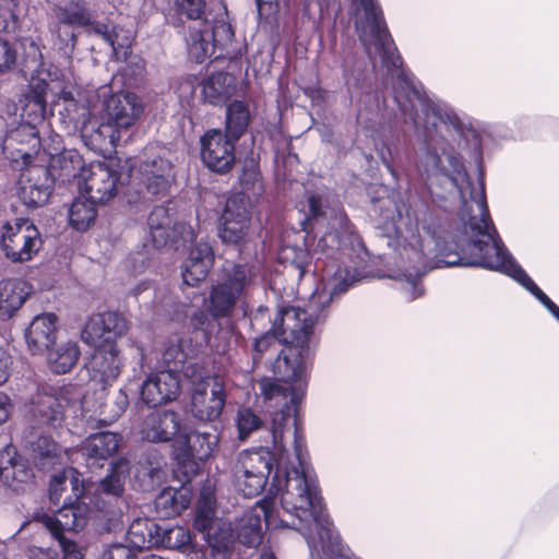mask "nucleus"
I'll list each match as a JSON object with an SVG mask.
<instances>
[{
    "instance_id": "nucleus-8",
    "label": "nucleus",
    "mask_w": 559,
    "mask_h": 559,
    "mask_svg": "<svg viewBox=\"0 0 559 559\" xmlns=\"http://www.w3.org/2000/svg\"><path fill=\"white\" fill-rule=\"evenodd\" d=\"M168 207L155 206L148 217L147 225L152 242L156 248H164L168 245L178 249L179 240L182 245L192 243L189 254L182 263L181 276L188 286H197L204 281L213 266L214 252L212 246L204 240L197 241L193 228L183 222L174 225Z\"/></svg>"
},
{
    "instance_id": "nucleus-17",
    "label": "nucleus",
    "mask_w": 559,
    "mask_h": 559,
    "mask_svg": "<svg viewBox=\"0 0 559 559\" xmlns=\"http://www.w3.org/2000/svg\"><path fill=\"white\" fill-rule=\"evenodd\" d=\"M119 174L105 163L92 164L83 169L78 186L80 191L92 201L99 204L107 203L117 194Z\"/></svg>"
},
{
    "instance_id": "nucleus-36",
    "label": "nucleus",
    "mask_w": 559,
    "mask_h": 559,
    "mask_svg": "<svg viewBox=\"0 0 559 559\" xmlns=\"http://www.w3.org/2000/svg\"><path fill=\"white\" fill-rule=\"evenodd\" d=\"M250 119L247 104L241 100L231 102L226 109V132L224 134L234 141H238L247 132Z\"/></svg>"
},
{
    "instance_id": "nucleus-25",
    "label": "nucleus",
    "mask_w": 559,
    "mask_h": 559,
    "mask_svg": "<svg viewBox=\"0 0 559 559\" xmlns=\"http://www.w3.org/2000/svg\"><path fill=\"white\" fill-rule=\"evenodd\" d=\"M91 31L94 34L99 35L111 47L116 59L126 57L129 53L134 39V32L132 28L95 23L91 27Z\"/></svg>"
},
{
    "instance_id": "nucleus-28",
    "label": "nucleus",
    "mask_w": 559,
    "mask_h": 559,
    "mask_svg": "<svg viewBox=\"0 0 559 559\" xmlns=\"http://www.w3.org/2000/svg\"><path fill=\"white\" fill-rule=\"evenodd\" d=\"M26 444L32 451L34 463L41 469L53 465L61 451L58 443L44 432L31 431L26 438Z\"/></svg>"
},
{
    "instance_id": "nucleus-24",
    "label": "nucleus",
    "mask_w": 559,
    "mask_h": 559,
    "mask_svg": "<svg viewBox=\"0 0 559 559\" xmlns=\"http://www.w3.org/2000/svg\"><path fill=\"white\" fill-rule=\"evenodd\" d=\"M122 437L119 433L102 431L91 435L82 444L81 453L90 468L102 466L119 449Z\"/></svg>"
},
{
    "instance_id": "nucleus-32",
    "label": "nucleus",
    "mask_w": 559,
    "mask_h": 559,
    "mask_svg": "<svg viewBox=\"0 0 559 559\" xmlns=\"http://www.w3.org/2000/svg\"><path fill=\"white\" fill-rule=\"evenodd\" d=\"M53 15L59 24L72 27L93 26L92 13L82 0H68L56 4Z\"/></svg>"
},
{
    "instance_id": "nucleus-10",
    "label": "nucleus",
    "mask_w": 559,
    "mask_h": 559,
    "mask_svg": "<svg viewBox=\"0 0 559 559\" xmlns=\"http://www.w3.org/2000/svg\"><path fill=\"white\" fill-rule=\"evenodd\" d=\"M86 509L64 508L56 515L45 514L43 523L51 536L58 540L63 552V559H83L81 548L67 536V533L78 532L85 527ZM27 559H60L59 552L51 547L28 546L25 550Z\"/></svg>"
},
{
    "instance_id": "nucleus-20",
    "label": "nucleus",
    "mask_w": 559,
    "mask_h": 559,
    "mask_svg": "<svg viewBox=\"0 0 559 559\" xmlns=\"http://www.w3.org/2000/svg\"><path fill=\"white\" fill-rule=\"evenodd\" d=\"M180 426L178 413L170 409H154L142 417L136 426V433L147 442H169L179 436Z\"/></svg>"
},
{
    "instance_id": "nucleus-15",
    "label": "nucleus",
    "mask_w": 559,
    "mask_h": 559,
    "mask_svg": "<svg viewBox=\"0 0 559 559\" xmlns=\"http://www.w3.org/2000/svg\"><path fill=\"white\" fill-rule=\"evenodd\" d=\"M122 366L117 345L106 338L95 348L81 372H85L91 382L100 385L99 400H103L106 388L117 380Z\"/></svg>"
},
{
    "instance_id": "nucleus-42",
    "label": "nucleus",
    "mask_w": 559,
    "mask_h": 559,
    "mask_svg": "<svg viewBox=\"0 0 559 559\" xmlns=\"http://www.w3.org/2000/svg\"><path fill=\"white\" fill-rule=\"evenodd\" d=\"M235 421L240 441H246L253 432L263 427V420L258 413L245 406L237 411Z\"/></svg>"
},
{
    "instance_id": "nucleus-22",
    "label": "nucleus",
    "mask_w": 559,
    "mask_h": 559,
    "mask_svg": "<svg viewBox=\"0 0 559 559\" xmlns=\"http://www.w3.org/2000/svg\"><path fill=\"white\" fill-rule=\"evenodd\" d=\"M28 417L38 428L57 429L63 423L61 400L53 394L38 392L29 404Z\"/></svg>"
},
{
    "instance_id": "nucleus-11",
    "label": "nucleus",
    "mask_w": 559,
    "mask_h": 559,
    "mask_svg": "<svg viewBox=\"0 0 559 559\" xmlns=\"http://www.w3.org/2000/svg\"><path fill=\"white\" fill-rule=\"evenodd\" d=\"M170 151L165 146L151 144L138 156L131 166V176L153 195L165 194L175 180Z\"/></svg>"
},
{
    "instance_id": "nucleus-45",
    "label": "nucleus",
    "mask_w": 559,
    "mask_h": 559,
    "mask_svg": "<svg viewBox=\"0 0 559 559\" xmlns=\"http://www.w3.org/2000/svg\"><path fill=\"white\" fill-rule=\"evenodd\" d=\"M14 0H0V32L11 33L17 28Z\"/></svg>"
},
{
    "instance_id": "nucleus-43",
    "label": "nucleus",
    "mask_w": 559,
    "mask_h": 559,
    "mask_svg": "<svg viewBox=\"0 0 559 559\" xmlns=\"http://www.w3.org/2000/svg\"><path fill=\"white\" fill-rule=\"evenodd\" d=\"M106 334H108L106 325L103 323L100 314L97 313L93 314L86 322L82 330L81 337L84 343L97 347L99 346L98 342L103 337L110 340V336H106Z\"/></svg>"
},
{
    "instance_id": "nucleus-56",
    "label": "nucleus",
    "mask_w": 559,
    "mask_h": 559,
    "mask_svg": "<svg viewBox=\"0 0 559 559\" xmlns=\"http://www.w3.org/2000/svg\"><path fill=\"white\" fill-rule=\"evenodd\" d=\"M66 50L72 51L75 46L76 36L73 32L66 33Z\"/></svg>"
},
{
    "instance_id": "nucleus-18",
    "label": "nucleus",
    "mask_w": 559,
    "mask_h": 559,
    "mask_svg": "<svg viewBox=\"0 0 559 559\" xmlns=\"http://www.w3.org/2000/svg\"><path fill=\"white\" fill-rule=\"evenodd\" d=\"M226 402V392L221 378L199 382L191 396V413L201 421L219 419Z\"/></svg>"
},
{
    "instance_id": "nucleus-61",
    "label": "nucleus",
    "mask_w": 559,
    "mask_h": 559,
    "mask_svg": "<svg viewBox=\"0 0 559 559\" xmlns=\"http://www.w3.org/2000/svg\"><path fill=\"white\" fill-rule=\"evenodd\" d=\"M81 396H82V393H78V394H76V397H75L74 400H75V401H79V400L81 399Z\"/></svg>"
},
{
    "instance_id": "nucleus-54",
    "label": "nucleus",
    "mask_w": 559,
    "mask_h": 559,
    "mask_svg": "<svg viewBox=\"0 0 559 559\" xmlns=\"http://www.w3.org/2000/svg\"><path fill=\"white\" fill-rule=\"evenodd\" d=\"M11 365L10 355L0 348V385L3 384L9 377V366Z\"/></svg>"
},
{
    "instance_id": "nucleus-21",
    "label": "nucleus",
    "mask_w": 559,
    "mask_h": 559,
    "mask_svg": "<svg viewBox=\"0 0 559 559\" xmlns=\"http://www.w3.org/2000/svg\"><path fill=\"white\" fill-rule=\"evenodd\" d=\"M179 393V376L169 370L151 373L141 385L143 403L153 407L176 400Z\"/></svg>"
},
{
    "instance_id": "nucleus-58",
    "label": "nucleus",
    "mask_w": 559,
    "mask_h": 559,
    "mask_svg": "<svg viewBox=\"0 0 559 559\" xmlns=\"http://www.w3.org/2000/svg\"><path fill=\"white\" fill-rule=\"evenodd\" d=\"M143 289H146V286H145V284H144V283H143V284H141V285H139L136 288H134V290H133V295H134V296H138V295L140 294V292H141V290H143Z\"/></svg>"
},
{
    "instance_id": "nucleus-48",
    "label": "nucleus",
    "mask_w": 559,
    "mask_h": 559,
    "mask_svg": "<svg viewBox=\"0 0 559 559\" xmlns=\"http://www.w3.org/2000/svg\"><path fill=\"white\" fill-rule=\"evenodd\" d=\"M343 72L346 85L350 91L352 87L358 86L360 81L365 78V70L362 69V62H358L357 70L352 67V60L344 56L343 58Z\"/></svg>"
},
{
    "instance_id": "nucleus-44",
    "label": "nucleus",
    "mask_w": 559,
    "mask_h": 559,
    "mask_svg": "<svg viewBox=\"0 0 559 559\" xmlns=\"http://www.w3.org/2000/svg\"><path fill=\"white\" fill-rule=\"evenodd\" d=\"M187 355L182 350L181 346L178 343H169L165 346L162 353V361L160 367L163 370H169L176 374L182 364L186 361Z\"/></svg>"
},
{
    "instance_id": "nucleus-31",
    "label": "nucleus",
    "mask_w": 559,
    "mask_h": 559,
    "mask_svg": "<svg viewBox=\"0 0 559 559\" xmlns=\"http://www.w3.org/2000/svg\"><path fill=\"white\" fill-rule=\"evenodd\" d=\"M235 88V78L226 72L214 73L202 83L203 97L212 105L225 103L233 96Z\"/></svg>"
},
{
    "instance_id": "nucleus-53",
    "label": "nucleus",
    "mask_w": 559,
    "mask_h": 559,
    "mask_svg": "<svg viewBox=\"0 0 559 559\" xmlns=\"http://www.w3.org/2000/svg\"><path fill=\"white\" fill-rule=\"evenodd\" d=\"M277 0H257L260 16H269L277 11Z\"/></svg>"
},
{
    "instance_id": "nucleus-6",
    "label": "nucleus",
    "mask_w": 559,
    "mask_h": 559,
    "mask_svg": "<svg viewBox=\"0 0 559 559\" xmlns=\"http://www.w3.org/2000/svg\"><path fill=\"white\" fill-rule=\"evenodd\" d=\"M31 121L11 131L3 141V152L10 154L12 160H23L27 167L22 170L17 181L16 194L19 200L27 207L36 209L46 204L51 195L56 181L64 183L76 178L82 168V159L75 152H62L50 158L48 166L28 165L33 155L39 147V138Z\"/></svg>"
},
{
    "instance_id": "nucleus-2",
    "label": "nucleus",
    "mask_w": 559,
    "mask_h": 559,
    "mask_svg": "<svg viewBox=\"0 0 559 559\" xmlns=\"http://www.w3.org/2000/svg\"><path fill=\"white\" fill-rule=\"evenodd\" d=\"M348 282L329 278L323 288L310 296L305 308H281L271 331L254 340L253 362L248 360L246 367H241V371L249 374L253 364L265 353H276L282 344L287 345L273 362L277 379L264 378L259 384L264 400L281 406L273 412V431L278 441L283 436L292 438L294 435V416L307 389V361L313 355V326L326 318L331 302L346 292Z\"/></svg>"
},
{
    "instance_id": "nucleus-57",
    "label": "nucleus",
    "mask_w": 559,
    "mask_h": 559,
    "mask_svg": "<svg viewBox=\"0 0 559 559\" xmlns=\"http://www.w3.org/2000/svg\"><path fill=\"white\" fill-rule=\"evenodd\" d=\"M182 94L187 97L188 95H192L194 93V82L192 79H186L183 85Z\"/></svg>"
},
{
    "instance_id": "nucleus-34",
    "label": "nucleus",
    "mask_w": 559,
    "mask_h": 559,
    "mask_svg": "<svg viewBox=\"0 0 559 559\" xmlns=\"http://www.w3.org/2000/svg\"><path fill=\"white\" fill-rule=\"evenodd\" d=\"M191 501L190 492L185 489L165 488L155 499V509L163 518L179 515Z\"/></svg>"
},
{
    "instance_id": "nucleus-7",
    "label": "nucleus",
    "mask_w": 559,
    "mask_h": 559,
    "mask_svg": "<svg viewBox=\"0 0 559 559\" xmlns=\"http://www.w3.org/2000/svg\"><path fill=\"white\" fill-rule=\"evenodd\" d=\"M258 275L253 266L242 263L226 262L221 270L218 280L211 286L209 296L204 299L206 310H194L190 316V324L201 330L210 343L207 325L211 318L215 321L229 318L239 305L242 316L248 314L246 299L257 286Z\"/></svg>"
},
{
    "instance_id": "nucleus-16",
    "label": "nucleus",
    "mask_w": 559,
    "mask_h": 559,
    "mask_svg": "<svg viewBox=\"0 0 559 559\" xmlns=\"http://www.w3.org/2000/svg\"><path fill=\"white\" fill-rule=\"evenodd\" d=\"M236 142L219 129L206 131L200 139V154L203 164L212 171L228 173L236 162Z\"/></svg>"
},
{
    "instance_id": "nucleus-14",
    "label": "nucleus",
    "mask_w": 559,
    "mask_h": 559,
    "mask_svg": "<svg viewBox=\"0 0 559 559\" xmlns=\"http://www.w3.org/2000/svg\"><path fill=\"white\" fill-rule=\"evenodd\" d=\"M43 245L38 229L28 221L5 225L1 237L4 255L14 263L32 260Z\"/></svg>"
},
{
    "instance_id": "nucleus-46",
    "label": "nucleus",
    "mask_w": 559,
    "mask_h": 559,
    "mask_svg": "<svg viewBox=\"0 0 559 559\" xmlns=\"http://www.w3.org/2000/svg\"><path fill=\"white\" fill-rule=\"evenodd\" d=\"M17 61V50L13 43L0 38V75L12 71Z\"/></svg>"
},
{
    "instance_id": "nucleus-29",
    "label": "nucleus",
    "mask_w": 559,
    "mask_h": 559,
    "mask_svg": "<svg viewBox=\"0 0 559 559\" xmlns=\"http://www.w3.org/2000/svg\"><path fill=\"white\" fill-rule=\"evenodd\" d=\"M180 439L185 445V454L200 461L207 460L218 445V435L215 430H197L180 436Z\"/></svg>"
},
{
    "instance_id": "nucleus-55",
    "label": "nucleus",
    "mask_w": 559,
    "mask_h": 559,
    "mask_svg": "<svg viewBox=\"0 0 559 559\" xmlns=\"http://www.w3.org/2000/svg\"><path fill=\"white\" fill-rule=\"evenodd\" d=\"M12 409V403L10 397L3 393L0 392V425L7 421V419L10 416Z\"/></svg>"
},
{
    "instance_id": "nucleus-41",
    "label": "nucleus",
    "mask_w": 559,
    "mask_h": 559,
    "mask_svg": "<svg viewBox=\"0 0 559 559\" xmlns=\"http://www.w3.org/2000/svg\"><path fill=\"white\" fill-rule=\"evenodd\" d=\"M360 102L361 106L358 109L359 121L381 122L384 119L386 105L385 100L381 99L379 93H367Z\"/></svg>"
},
{
    "instance_id": "nucleus-3",
    "label": "nucleus",
    "mask_w": 559,
    "mask_h": 559,
    "mask_svg": "<svg viewBox=\"0 0 559 559\" xmlns=\"http://www.w3.org/2000/svg\"><path fill=\"white\" fill-rule=\"evenodd\" d=\"M31 47L34 49L33 61L36 66L25 94L23 115L33 116V121L44 119L50 99L52 108L59 107L63 122L80 129L84 138L114 147L129 141L128 132L144 111L143 103L136 94H110V86L103 85L96 90L78 92L75 96L57 80V69L53 72L43 69L38 46L32 41Z\"/></svg>"
},
{
    "instance_id": "nucleus-1",
    "label": "nucleus",
    "mask_w": 559,
    "mask_h": 559,
    "mask_svg": "<svg viewBox=\"0 0 559 559\" xmlns=\"http://www.w3.org/2000/svg\"><path fill=\"white\" fill-rule=\"evenodd\" d=\"M393 98L405 121H411L418 141L416 167L433 203L444 211L459 202L461 228L451 236L424 201L406 204L383 199L376 210L394 237L388 246L396 252L407 300L425 293L423 276L438 266H472L500 272L528 290L559 322V307L515 262L491 222L485 185L471 181L463 157L447 134H462L466 123L456 110L431 99L414 82H393Z\"/></svg>"
},
{
    "instance_id": "nucleus-49",
    "label": "nucleus",
    "mask_w": 559,
    "mask_h": 559,
    "mask_svg": "<svg viewBox=\"0 0 559 559\" xmlns=\"http://www.w3.org/2000/svg\"><path fill=\"white\" fill-rule=\"evenodd\" d=\"M99 314L108 334L121 335L127 330V322L119 313L107 311Z\"/></svg>"
},
{
    "instance_id": "nucleus-39",
    "label": "nucleus",
    "mask_w": 559,
    "mask_h": 559,
    "mask_svg": "<svg viewBox=\"0 0 559 559\" xmlns=\"http://www.w3.org/2000/svg\"><path fill=\"white\" fill-rule=\"evenodd\" d=\"M158 546L186 552L191 547V536L182 526L163 527L159 525Z\"/></svg>"
},
{
    "instance_id": "nucleus-60",
    "label": "nucleus",
    "mask_w": 559,
    "mask_h": 559,
    "mask_svg": "<svg viewBox=\"0 0 559 559\" xmlns=\"http://www.w3.org/2000/svg\"><path fill=\"white\" fill-rule=\"evenodd\" d=\"M140 355H141V364L143 365L144 364V354H143V349L142 348H138Z\"/></svg>"
},
{
    "instance_id": "nucleus-59",
    "label": "nucleus",
    "mask_w": 559,
    "mask_h": 559,
    "mask_svg": "<svg viewBox=\"0 0 559 559\" xmlns=\"http://www.w3.org/2000/svg\"><path fill=\"white\" fill-rule=\"evenodd\" d=\"M266 310H267V308H266V307H264V306H259V307H258V309H257V312H258V313H262V312H264V311H266Z\"/></svg>"
},
{
    "instance_id": "nucleus-52",
    "label": "nucleus",
    "mask_w": 559,
    "mask_h": 559,
    "mask_svg": "<svg viewBox=\"0 0 559 559\" xmlns=\"http://www.w3.org/2000/svg\"><path fill=\"white\" fill-rule=\"evenodd\" d=\"M378 151V155L381 159V162L383 163V165L385 166V168L388 169V171L392 175V177H396V171L395 169L393 168L392 164H391V160H392V150L390 146L388 145H383L382 147L380 148H377Z\"/></svg>"
},
{
    "instance_id": "nucleus-30",
    "label": "nucleus",
    "mask_w": 559,
    "mask_h": 559,
    "mask_svg": "<svg viewBox=\"0 0 559 559\" xmlns=\"http://www.w3.org/2000/svg\"><path fill=\"white\" fill-rule=\"evenodd\" d=\"M130 474V462L127 459H119L111 464L109 473L99 481L97 491L117 501L124 491L126 480Z\"/></svg>"
},
{
    "instance_id": "nucleus-38",
    "label": "nucleus",
    "mask_w": 559,
    "mask_h": 559,
    "mask_svg": "<svg viewBox=\"0 0 559 559\" xmlns=\"http://www.w3.org/2000/svg\"><path fill=\"white\" fill-rule=\"evenodd\" d=\"M96 204L97 202L92 201L88 197L75 199L69 209L71 226L79 231L88 229L97 216Z\"/></svg>"
},
{
    "instance_id": "nucleus-5",
    "label": "nucleus",
    "mask_w": 559,
    "mask_h": 559,
    "mask_svg": "<svg viewBox=\"0 0 559 559\" xmlns=\"http://www.w3.org/2000/svg\"><path fill=\"white\" fill-rule=\"evenodd\" d=\"M306 226L311 231L325 227L320 238L311 240L309 231L305 236L307 248L283 245L278 250V260L289 265L292 272L301 280L308 274L322 273L321 282L311 295H314L329 278L350 280L346 292L357 283L366 263L367 250L361 238L354 230L342 205L330 202L328 198L312 193L308 195Z\"/></svg>"
},
{
    "instance_id": "nucleus-27",
    "label": "nucleus",
    "mask_w": 559,
    "mask_h": 559,
    "mask_svg": "<svg viewBox=\"0 0 559 559\" xmlns=\"http://www.w3.org/2000/svg\"><path fill=\"white\" fill-rule=\"evenodd\" d=\"M159 525L150 519L134 520L127 532L128 547L133 551L158 547Z\"/></svg>"
},
{
    "instance_id": "nucleus-9",
    "label": "nucleus",
    "mask_w": 559,
    "mask_h": 559,
    "mask_svg": "<svg viewBox=\"0 0 559 559\" xmlns=\"http://www.w3.org/2000/svg\"><path fill=\"white\" fill-rule=\"evenodd\" d=\"M264 527H289L298 532L309 530L305 523L298 522L296 511L292 514L283 511L282 515L275 498L270 496L258 501L236 521L234 526L236 539L245 546L257 547L262 542Z\"/></svg>"
},
{
    "instance_id": "nucleus-37",
    "label": "nucleus",
    "mask_w": 559,
    "mask_h": 559,
    "mask_svg": "<svg viewBox=\"0 0 559 559\" xmlns=\"http://www.w3.org/2000/svg\"><path fill=\"white\" fill-rule=\"evenodd\" d=\"M219 14L210 21L205 17L200 22V26L206 31V35L210 37L215 47H223L229 43L234 36L231 25L227 21V10L224 5L219 8Z\"/></svg>"
},
{
    "instance_id": "nucleus-13",
    "label": "nucleus",
    "mask_w": 559,
    "mask_h": 559,
    "mask_svg": "<svg viewBox=\"0 0 559 559\" xmlns=\"http://www.w3.org/2000/svg\"><path fill=\"white\" fill-rule=\"evenodd\" d=\"M214 506L213 491L210 487L203 488L198 502L194 525L198 531L206 534L207 543L214 550L225 551L233 545L236 534L230 524L214 520Z\"/></svg>"
},
{
    "instance_id": "nucleus-33",
    "label": "nucleus",
    "mask_w": 559,
    "mask_h": 559,
    "mask_svg": "<svg viewBox=\"0 0 559 559\" xmlns=\"http://www.w3.org/2000/svg\"><path fill=\"white\" fill-rule=\"evenodd\" d=\"M47 362L49 369L56 374L68 373L78 362L81 355L79 345L75 342H66L49 348Z\"/></svg>"
},
{
    "instance_id": "nucleus-23",
    "label": "nucleus",
    "mask_w": 559,
    "mask_h": 559,
    "mask_svg": "<svg viewBox=\"0 0 559 559\" xmlns=\"http://www.w3.org/2000/svg\"><path fill=\"white\" fill-rule=\"evenodd\" d=\"M57 321V316L51 312L38 314L32 320L25 330L26 344L32 354H43L55 344Z\"/></svg>"
},
{
    "instance_id": "nucleus-12",
    "label": "nucleus",
    "mask_w": 559,
    "mask_h": 559,
    "mask_svg": "<svg viewBox=\"0 0 559 559\" xmlns=\"http://www.w3.org/2000/svg\"><path fill=\"white\" fill-rule=\"evenodd\" d=\"M71 488V493L67 495L62 500L60 509L53 514H58L64 508L69 509H86L85 525L92 518L95 510L105 511V506H100L99 501L93 502L92 497L86 491L84 480L80 478L79 474L73 468L64 469L62 473L53 474L49 481V499L58 507L61 503L63 492Z\"/></svg>"
},
{
    "instance_id": "nucleus-47",
    "label": "nucleus",
    "mask_w": 559,
    "mask_h": 559,
    "mask_svg": "<svg viewBox=\"0 0 559 559\" xmlns=\"http://www.w3.org/2000/svg\"><path fill=\"white\" fill-rule=\"evenodd\" d=\"M179 12L194 22L203 21L205 0H177Z\"/></svg>"
},
{
    "instance_id": "nucleus-19",
    "label": "nucleus",
    "mask_w": 559,
    "mask_h": 559,
    "mask_svg": "<svg viewBox=\"0 0 559 559\" xmlns=\"http://www.w3.org/2000/svg\"><path fill=\"white\" fill-rule=\"evenodd\" d=\"M250 225L249 201L241 194H234L226 200L221 216L219 237L225 243H239L247 236Z\"/></svg>"
},
{
    "instance_id": "nucleus-35",
    "label": "nucleus",
    "mask_w": 559,
    "mask_h": 559,
    "mask_svg": "<svg viewBox=\"0 0 559 559\" xmlns=\"http://www.w3.org/2000/svg\"><path fill=\"white\" fill-rule=\"evenodd\" d=\"M189 58L197 63H203L214 52L215 45L206 35V31L200 26V22H193L189 26V35L186 38Z\"/></svg>"
},
{
    "instance_id": "nucleus-62",
    "label": "nucleus",
    "mask_w": 559,
    "mask_h": 559,
    "mask_svg": "<svg viewBox=\"0 0 559 559\" xmlns=\"http://www.w3.org/2000/svg\"><path fill=\"white\" fill-rule=\"evenodd\" d=\"M0 559H5L3 555L0 554Z\"/></svg>"
},
{
    "instance_id": "nucleus-4",
    "label": "nucleus",
    "mask_w": 559,
    "mask_h": 559,
    "mask_svg": "<svg viewBox=\"0 0 559 559\" xmlns=\"http://www.w3.org/2000/svg\"><path fill=\"white\" fill-rule=\"evenodd\" d=\"M296 417L293 437L283 436L281 441L275 439L272 419L273 451L269 447L242 450L233 464L231 478L237 491L251 498L262 492L274 473L267 496L280 493L282 511L287 514L296 511L302 521H312L314 512L322 510L321 496Z\"/></svg>"
},
{
    "instance_id": "nucleus-50",
    "label": "nucleus",
    "mask_w": 559,
    "mask_h": 559,
    "mask_svg": "<svg viewBox=\"0 0 559 559\" xmlns=\"http://www.w3.org/2000/svg\"><path fill=\"white\" fill-rule=\"evenodd\" d=\"M123 58L126 59V66L122 69L123 75L133 80L141 78L144 72V60L129 53Z\"/></svg>"
},
{
    "instance_id": "nucleus-51",
    "label": "nucleus",
    "mask_w": 559,
    "mask_h": 559,
    "mask_svg": "<svg viewBox=\"0 0 559 559\" xmlns=\"http://www.w3.org/2000/svg\"><path fill=\"white\" fill-rule=\"evenodd\" d=\"M147 254L144 251L131 253L126 261V267L133 273H142L147 266Z\"/></svg>"
},
{
    "instance_id": "nucleus-26",
    "label": "nucleus",
    "mask_w": 559,
    "mask_h": 559,
    "mask_svg": "<svg viewBox=\"0 0 559 559\" xmlns=\"http://www.w3.org/2000/svg\"><path fill=\"white\" fill-rule=\"evenodd\" d=\"M28 287L25 282L5 280L0 282V320L12 318L25 302L28 296Z\"/></svg>"
},
{
    "instance_id": "nucleus-40",
    "label": "nucleus",
    "mask_w": 559,
    "mask_h": 559,
    "mask_svg": "<svg viewBox=\"0 0 559 559\" xmlns=\"http://www.w3.org/2000/svg\"><path fill=\"white\" fill-rule=\"evenodd\" d=\"M129 405V399L127 393L120 389L116 393L110 404L99 402L95 408V413L98 414V421L105 425H109L116 421L127 409Z\"/></svg>"
}]
</instances>
